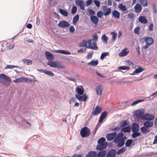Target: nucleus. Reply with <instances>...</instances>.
<instances>
[{"instance_id":"nucleus-8","label":"nucleus","mask_w":157,"mask_h":157,"mask_svg":"<svg viewBox=\"0 0 157 157\" xmlns=\"http://www.w3.org/2000/svg\"><path fill=\"white\" fill-rule=\"evenodd\" d=\"M117 135V133L116 132L108 134L106 136V138L108 140L111 141Z\"/></svg>"},{"instance_id":"nucleus-46","label":"nucleus","mask_w":157,"mask_h":157,"mask_svg":"<svg viewBox=\"0 0 157 157\" xmlns=\"http://www.w3.org/2000/svg\"><path fill=\"white\" fill-rule=\"evenodd\" d=\"M77 10V7L76 6H73L71 12L72 14H74L76 12Z\"/></svg>"},{"instance_id":"nucleus-44","label":"nucleus","mask_w":157,"mask_h":157,"mask_svg":"<svg viewBox=\"0 0 157 157\" xmlns=\"http://www.w3.org/2000/svg\"><path fill=\"white\" fill-rule=\"evenodd\" d=\"M109 55V53L108 52L102 53L101 55L100 59H103L105 56Z\"/></svg>"},{"instance_id":"nucleus-6","label":"nucleus","mask_w":157,"mask_h":157,"mask_svg":"<svg viewBox=\"0 0 157 157\" xmlns=\"http://www.w3.org/2000/svg\"><path fill=\"white\" fill-rule=\"evenodd\" d=\"M58 25L61 28H67L69 26L70 24L65 21H61L58 23Z\"/></svg>"},{"instance_id":"nucleus-10","label":"nucleus","mask_w":157,"mask_h":157,"mask_svg":"<svg viewBox=\"0 0 157 157\" xmlns=\"http://www.w3.org/2000/svg\"><path fill=\"white\" fill-rule=\"evenodd\" d=\"M45 55L46 57L48 60H52L54 59L53 55L49 52L46 51L45 52Z\"/></svg>"},{"instance_id":"nucleus-37","label":"nucleus","mask_w":157,"mask_h":157,"mask_svg":"<svg viewBox=\"0 0 157 157\" xmlns=\"http://www.w3.org/2000/svg\"><path fill=\"white\" fill-rule=\"evenodd\" d=\"M145 101L144 99H139L137 100H136L133 102L131 104V105L133 106L135 105H136L137 103L141 102L144 101Z\"/></svg>"},{"instance_id":"nucleus-50","label":"nucleus","mask_w":157,"mask_h":157,"mask_svg":"<svg viewBox=\"0 0 157 157\" xmlns=\"http://www.w3.org/2000/svg\"><path fill=\"white\" fill-rule=\"evenodd\" d=\"M60 53L65 55H70L71 54L70 52L63 50H61Z\"/></svg>"},{"instance_id":"nucleus-13","label":"nucleus","mask_w":157,"mask_h":157,"mask_svg":"<svg viewBox=\"0 0 157 157\" xmlns=\"http://www.w3.org/2000/svg\"><path fill=\"white\" fill-rule=\"evenodd\" d=\"M107 114V113L106 111H104L101 113L98 121L99 123L102 122L104 119L106 117Z\"/></svg>"},{"instance_id":"nucleus-43","label":"nucleus","mask_w":157,"mask_h":157,"mask_svg":"<svg viewBox=\"0 0 157 157\" xmlns=\"http://www.w3.org/2000/svg\"><path fill=\"white\" fill-rule=\"evenodd\" d=\"M111 12V10L110 8H108L107 10H105V11L104 12V15L105 16L108 15L110 14Z\"/></svg>"},{"instance_id":"nucleus-29","label":"nucleus","mask_w":157,"mask_h":157,"mask_svg":"<svg viewBox=\"0 0 157 157\" xmlns=\"http://www.w3.org/2000/svg\"><path fill=\"white\" fill-rule=\"evenodd\" d=\"M47 64L51 67H56L58 66L57 64L56 63L52 61H49L48 62Z\"/></svg>"},{"instance_id":"nucleus-63","label":"nucleus","mask_w":157,"mask_h":157,"mask_svg":"<svg viewBox=\"0 0 157 157\" xmlns=\"http://www.w3.org/2000/svg\"><path fill=\"white\" fill-rule=\"evenodd\" d=\"M75 30L74 27L73 26L71 25L70 28V31L71 33H73Z\"/></svg>"},{"instance_id":"nucleus-51","label":"nucleus","mask_w":157,"mask_h":157,"mask_svg":"<svg viewBox=\"0 0 157 157\" xmlns=\"http://www.w3.org/2000/svg\"><path fill=\"white\" fill-rule=\"evenodd\" d=\"M111 34H112V40H114L117 36V33L115 32H112Z\"/></svg>"},{"instance_id":"nucleus-36","label":"nucleus","mask_w":157,"mask_h":157,"mask_svg":"<svg viewBox=\"0 0 157 157\" xmlns=\"http://www.w3.org/2000/svg\"><path fill=\"white\" fill-rule=\"evenodd\" d=\"M101 40L104 43L106 44L108 40V37L105 34H103L101 37Z\"/></svg>"},{"instance_id":"nucleus-4","label":"nucleus","mask_w":157,"mask_h":157,"mask_svg":"<svg viewBox=\"0 0 157 157\" xmlns=\"http://www.w3.org/2000/svg\"><path fill=\"white\" fill-rule=\"evenodd\" d=\"M144 110H138L135 111L134 116L137 118L143 120L144 117Z\"/></svg>"},{"instance_id":"nucleus-33","label":"nucleus","mask_w":157,"mask_h":157,"mask_svg":"<svg viewBox=\"0 0 157 157\" xmlns=\"http://www.w3.org/2000/svg\"><path fill=\"white\" fill-rule=\"evenodd\" d=\"M87 44V41L85 40H83L82 42L78 44V46L80 47H86Z\"/></svg>"},{"instance_id":"nucleus-11","label":"nucleus","mask_w":157,"mask_h":157,"mask_svg":"<svg viewBox=\"0 0 157 157\" xmlns=\"http://www.w3.org/2000/svg\"><path fill=\"white\" fill-rule=\"evenodd\" d=\"M144 117L143 119V120L147 121L152 120L154 118V117L153 115L147 113L144 115Z\"/></svg>"},{"instance_id":"nucleus-3","label":"nucleus","mask_w":157,"mask_h":157,"mask_svg":"<svg viewBox=\"0 0 157 157\" xmlns=\"http://www.w3.org/2000/svg\"><path fill=\"white\" fill-rule=\"evenodd\" d=\"M90 133V129L86 127H83L80 131V134L82 137H87Z\"/></svg>"},{"instance_id":"nucleus-7","label":"nucleus","mask_w":157,"mask_h":157,"mask_svg":"<svg viewBox=\"0 0 157 157\" xmlns=\"http://www.w3.org/2000/svg\"><path fill=\"white\" fill-rule=\"evenodd\" d=\"M117 152L115 150L112 149L110 150L107 153L106 157H115Z\"/></svg>"},{"instance_id":"nucleus-9","label":"nucleus","mask_w":157,"mask_h":157,"mask_svg":"<svg viewBox=\"0 0 157 157\" xmlns=\"http://www.w3.org/2000/svg\"><path fill=\"white\" fill-rule=\"evenodd\" d=\"M107 143L106 142L98 145L96 147V149L97 150H101L105 149L107 147Z\"/></svg>"},{"instance_id":"nucleus-23","label":"nucleus","mask_w":157,"mask_h":157,"mask_svg":"<svg viewBox=\"0 0 157 157\" xmlns=\"http://www.w3.org/2000/svg\"><path fill=\"white\" fill-rule=\"evenodd\" d=\"M127 48H125L122 50L119 53V56H124L127 55L128 53V52L127 51Z\"/></svg>"},{"instance_id":"nucleus-15","label":"nucleus","mask_w":157,"mask_h":157,"mask_svg":"<svg viewBox=\"0 0 157 157\" xmlns=\"http://www.w3.org/2000/svg\"><path fill=\"white\" fill-rule=\"evenodd\" d=\"M138 21L140 23L144 24H147L148 22L147 20L144 16H140L138 18Z\"/></svg>"},{"instance_id":"nucleus-49","label":"nucleus","mask_w":157,"mask_h":157,"mask_svg":"<svg viewBox=\"0 0 157 157\" xmlns=\"http://www.w3.org/2000/svg\"><path fill=\"white\" fill-rule=\"evenodd\" d=\"M92 39L93 41H96L98 39V36L96 33H95L93 34L92 36Z\"/></svg>"},{"instance_id":"nucleus-16","label":"nucleus","mask_w":157,"mask_h":157,"mask_svg":"<svg viewBox=\"0 0 157 157\" xmlns=\"http://www.w3.org/2000/svg\"><path fill=\"white\" fill-rule=\"evenodd\" d=\"M96 94L97 95H101L102 92V89L100 85L97 86L95 88Z\"/></svg>"},{"instance_id":"nucleus-47","label":"nucleus","mask_w":157,"mask_h":157,"mask_svg":"<svg viewBox=\"0 0 157 157\" xmlns=\"http://www.w3.org/2000/svg\"><path fill=\"white\" fill-rule=\"evenodd\" d=\"M93 53L94 52H93L88 53L86 56V59H90L92 57Z\"/></svg>"},{"instance_id":"nucleus-30","label":"nucleus","mask_w":157,"mask_h":157,"mask_svg":"<svg viewBox=\"0 0 157 157\" xmlns=\"http://www.w3.org/2000/svg\"><path fill=\"white\" fill-rule=\"evenodd\" d=\"M59 12L64 17H67L68 15V12L67 11L61 9H59Z\"/></svg>"},{"instance_id":"nucleus-59","label":"nucleus","mask_w":157,"mask_h":157,"mask_svg":"<svg viewBox=\"0 0 157 157\" xmlns=\"http://www.w3.org/2000/svg\"><path fill=\"white\" fill-rule=\"evenodd\" d=\"M124 144L121 142V141H119V142L117 144V147H122L124 145Z\"/></svg>"},{"instance_id":"nucleus-41","label":"nucleus","mask_w":157,"mask_h":157,"mask_svg":"<svg viewBox=\"0 0 157 157\" xmlns=\"http://www.w3.org/2000/svg\"><path fill=\"white\" fill-rule=\"evenodd\" d=\"M45 74L47 75L50 76H53L54 75V74L52 71H47L46 70L45 73Z\"/></svg>"},{"instance_id":"nucleus-25","label":"nucleus","mask_w":157,"mask_h":157,"mask_svg":"<svg viewBox=\"0 0 157 157\" xmlns=\"http://www.w3.org/2000/svg\"><path fill=\"white\" fill-rule=\"evenodd\" d=\"M98 63L97 59L95 60H92L91 62L88 63V65L89 66H95L97 65Z\"/></svg>"},{"instance_id":"nucleus-55","label":"nucleus","mask_w":157,"mask_h":157,"mask_svg":"<svg viewBox=\"0 0 157 157\" xmlns=\"http://www.w3.org/2000/svg\"><path fill=\"white\" fill-rule=\"evenodd\" d=\"M120 126L121 127H124L127 125V122L126 121H124L122 123H121Z\"/></svg>"},{"instance_id":"nucleus-35","label":"nucleus","mask_w":157,"mask_h":157,"mask_svg":"<svg viewBox=\"0 0 157 157\" xmlns=\"http://www.w3.org/2000/svg\"><path fill=\"white\" fill-rule=\"evenodd\" d=\"M119 8L123 11H125L127 10V8L124 5L122 4H120L118 6Z\"/></svg>"},{"instance_id":"nucleus-17","label":"nucleus","mask_w":157,"mask_h":157,"mask_svg":"<svg viewBox=\"0 0 157 157\" xmlns=\"http://www.w3.org/2000/svg\"><path fill=\"white\" fill-rule=\"evenodd\" d=\"M135 10L136 13H139L141 12L142 8V6L139 3H137L135 6Z\"/></svg>"},{"instance_id":"nucleus-45","label":"nucleus","mask_w":157,"mask_h":157,"mask_svg":"<svg viewBox=\"0 0 157 157\" xmlns=\"http://www.w3.org/2000/svg\"><path fill=\"white\" fill-rule=\"evenodd\" d=\"M105 138L101 137L100 138L98 141V143L99 144L106 142H105Z\"/></svg>"},{"instance_id":"nucleus-1","label":"nucleus","mask_w":157,"mask_h":157,"mask_svg":"<svg viewBox=\"0 0 157 157\" xmlns=\"http://www.w3.org/2000/svg\"><path fill=\"white\" fill-rule=\"evenodd\" d=\"M11 82V78L4 74H0V82L6 86H9Z\"/></svg>"},{"instance_id":"nucleus-54","label":"nucleus","mask_w":157,"mask_h":157,"mask_svg":"<svg viewBox=\"0 0 157 157\" xmlns=\"http://www.w3.org/2000/svg\"><path fill=\"white\" fill-rule=\"evenodd\" d=\"M94 2L97 7H99L100 6V2L97 0H94Z\"/></svg>"},{"instance_id":"nucleus-26","label":"nucleus","mask_w":157,"mask_h":157,"mask_svg":"<svg viewBox=\"0 0 157 157\" xmlns=\"http://www.w3.org/2000/svg\"><path fill=\"white\" fill-rule=\"evenodd\" d=\"M144 70L143 68L142 67H139L138 68L136 69L135 71H134L131 75H134L136 73H138L142 72Z\"/></svg>"},{"instance_id":"nucleus-19","label":"nucleus","mask_w":157,"mask_h":157,"mask_svg":"<svg viewBox=\"0 0 157 157\" xmlns=\"http://www.w3.org/2000/svg\"><path fill=\"white\" fill-rule=\"evenodd\" d=\"M90 19L92 22L95 24H97L99 21L98 19L95 16H91L90 17Z\"/></svg>"},{"instance_id":"nucleus-53","label":"nucleus","mask_w":157,"mask_h":157,"mask_svg":"<svg viewBox=\"0 0 157 157\" xmlns=\"http://www.w3.org/2000/svg\"><path fill=\"white\" fill-rule=\"evenodd\" d=\"M84 5V3L83 1L82 3L80 4L78 6H80V8L81 10H85Z\"/></svg>"},{"instance_id":"nucleus-24","label":"nucleus","mask_w":157,"mask_h":157,"mask_svg":"<svg viewBox=\"0 0 157 157\" xmlns=\"http://www.w3.org/2000/svg\"><path fill=\"white\" fill-rule=\"evenodd\" d=\"M97 153L95 151H90L86 155V157H95Z\"/></svg>"},{"instance_id":"nucleus-12","label":"nucleus","mask_w":157,"mask_h":157,"mask_svg":"<svg viewBox=\"0 0 157 157\" xmlns=\"http://www.w3.org/2000/svg\"><path fill=\"white\" fill-rule=\"evenodd\" d=\"M27 78H25L23 77H19L18 78H16L13 81V82L15 83H20L22 82H26L27 81Z\"/></svg>"},{"instance_id":"nucleus-34","label":"nucleus","mask_w":157,"mask_h":157,"mask_svg":"<svg viewBox=\"0 0 157 157\" xmlns=\"http://www.w3.org/2000/svg\"><path fill=\"white\" fill-rule=\"evenodd\" d=\"M79 19V16L78 15H76L75 16L73 19V23L74 25L76 23Z\"/></svg>"},{"instance_id":"nucleus-60","label":"nucleus","mask_w":157,"mask_h":157,"mask_svg":"<svg viewBox=\"0 0 157 157\" xmlns=\"http://www.w3.org/2000/svg\"><path fill=\"white\" fill-rule=\"evenodd\" d=\"M83 1H81L80 0H75V2L77 6H78L79 4L82 3Z\"/></svg>"},{"instance_id":"nucleus-48","label":"nucleus","mask_w":157,"mask_h":157,"mask_svg":"<svg viewBox=\"0 0 157 157\" xmlns=\"http://www.w3.org/2000/svg\"><path fill=\"white\" fill-rule=\"evenodd\" d=\"M119 69L121 70H128L129 69V67L128 66H120L119 67Z\"/></svg>"},{"instance_id":"nucleus-32","label":"nucleus","mask_w":157,"mask_h":157,"mask_svg":"<svg viewBox=\"0 0 157 157\" xmlns=\"http://www.w3.org/2000/svg\"><path fill=\"white\" fill-rule=\"evenodd\" d=\"M139 2L143 6H148V2L147 0H139Z\"/></svg>"},{"instance_id":"nucleus-40","label":"nucleus","mask_w":157,"mask_h":157,"mask_svg":"<svg viewBox=\"0 0 157 157\" xmlns=\"http://www.w3.org/2000/svg\"><path fill=\"white\" fill-rule=\"evenodd\" d=\"M132 143V139H128L127 140L125 143V146L126 147H129Z\"/></svg>"},{"instance_id":"nucleus-20","label":"nucleus","mask_w":157,"mask_h":157,"mask_svg":"<svg viewBox=\"0 0 157 157\" xmlns=\"http://www.w3.org/2000/svg\"><path fill=\"white\" fill-rule=\"evenodd\" d=\"M144 41L146 44H148V45H151L153 42V39L151 37H146L145 38Z\"/></svg>"},{"instance_id":"nucleus-57","label":"nucleus","mask_w":157,"mask_h":157,"mask_svg":"<svg viewBox=\"0 0 157 157\" xmlns=\"http://www.w3.org/2000/svg\"><path fill=\"white\" fill-rule=\"evenodd\" d=\"M86 50V48H83L80 49L79 50H78L77 51V52L79 53H84L85 52Z\"/></svg>"},{"instance_id":"nucleus-14","label":"nucleus","mask_w":157,"mask_h":157,"mask_svg":"<svg viewBox=\"0 0 157 157\" xmlns=\"http://www.w3.org/2000/svg\"><path fill=\"white\" fill-rule=\"evenodd\" d=\"M91 45L86 46V48L94 50H97L98 48L97 45L96 41L93 42Z\"/></svg>"},{"instance_id":"nucleus-31","label":"nucleus","mask_w":157,"mask_h":157,"mask_svg":"<svg viewBox=\"0 0 157 157\" xmlns=\"http://www.w3.org/2000/svg\"><path fill=\"white\" fill-rule=\"evenodd\" d=\"M131 130V128L129 126L122 128L121 129V131L125 132H129Z\"/></svg>"},{"instance_id":"nucleus-42","label":"nucleus","mask_w":157,"mask_h":157,"mask_svg":"<svg viewBox=\"0 0 157 157\" xmlns=\"http://www.w3.org/2000/svg\"><path fill=\"white\" fill-rule=\"evenodd\" d=\"M126 149L124 147H123L119 149L117 151V153L118 155H120L121 154L124 153Z\"/></svg>"},{"instance_id":"nucleus-56","label":"nucleus","mask_w":157,"mask_h":157,"mask_svg":"<svg viewBox=\"0 0 157 157\" xmlns=\"http://www.w3.org/2000/svg\"><path fill=\"white\" fill-rule=\"evenodd\" d=\"M97 15L98 17L101 18L103 16V13L101 11H99L97 13Z\"/></svg>"},{"instance_id":"nucleus-52","label":"nucleus","mask_w":157,"mask_h":157,"mask_svg":"<svg viewBox=\"0 0 157 157\" xmlns=\"http://www.w3.org/2000/svg\"><path fill=\"white\" fill-rule=\"evenodd\" d=\"M89 15H95V13L93 10L91 9H89L88 10Z\"/></svg>"},{"instance_id":"nucleus-38","label":"nucleus","mask_w":157,"mask_h":157,"mask_svg":"<svg viewBox=\"0 0 157 157\" xmlns=\"http://www.w3.org/2000/svg\"><path fill=\"white\" fill-rule=\"evenodd\" d=\"M133 132L132 134V138H136L140 135V133L138 131Z\"/></svg>"},{"instance_id":"nucleus-28","label":"nucleus","mask_w":157,"mask_h":157,"mask_svg":"<svg viewBox=\"0 0 157 157\" xmlns=\"http://www.w3.org/2000/svg\"><path fill=\"white\" fill-rule=\"evenodd\" d=\"M144 125L145 127L149 128L152 126L153 125V123L151 121H146L144 124Z\"/></svg>"},{"instance_id":"nucleus-5","label":"nucleus","mask_w":157,"mask_h":157,"mask_svg":"<svg viewBox=\"0 0 157 157\" xmlns=\"http://www.w3.org/2000/svg\"><path fill=\"white\" fill-rule=\"evenodd\" d=\"M102 110L101 108L97 105L96 106L95 109L93 110L92 114L94 116H97L101 113Z\"/></svg>"},{"instance_id":"nucleus-21","label":"nucleus","mask_w":157,"mask_h":157,"mask_svg":"<svg viewBox=\"0 0 157 157\" xmlns=\"http://www.w3.org/2000/svg\"><path fill=\"white\" fill-rule=\"evenodd\" d=\"M120 13L117 10H114L112 12V15L115 18L117 19H119L120 17Z\"/></svg>"},{"instance_id":"nucleus-62","label":"nucleus","mask_w":157,"mask_h":157,"mask_svg":"<svg viewBox=\"0 0 157 157\" xmlns=\"http://www.w3.org/2000/svg\"><path fill=\"white\" fill-rule=\"evenodd\" d=\"M157 96V91L156 92L152 94L150 96H149L148 97H146L145 98H150L151 97H152V96H154L153 97V98H154V97H155V96Z\"/></svg>"},{"instance_id":"nucleus-64","label":"nucleus","mask_w":157,"mask_h":157,"mask_svg":"<svg viewBox=\"0 0 157 157\" xmlns=\"http://www.w3.org/2000/svg\"><path fill=\"white\" fill-rule=\"evenodd\" d=\"M36 25L38 26L40 24V19L38 17H37L36 18Z\"/></svg>"},{"instance_id":"nucleus-27","label":"nucleus","mask_w":157,"mask_h":157,"mask_svg":"<svg viewBox=\"0 0 157 157\" xmlns=\"http://www.w3.org/2000/svg\"><path fill=\"white\" fill-rule=\"evenodd\" d=\"M106 153V151L105 150L100 151L98 153L97 157H104Z\"/></svg>"},{"instance_id":"nucleus-58","label":"nucleus","mask_w":157,"mask_h":157,"mask_svg":"<svg viewBox=\"0 0 157 157\" xmlns=\"http://www.w3.org/2000/svg\"><path fill=\"white\" fill-rule=\"evenodd\" d=\"M140 27H137L136 28L134 29V33L137 34H139V33Z\"/></svg>"},{"instance_id":"nucleus-61","label":"nucleus","mask_w":157,"mask_h":157,"mask_svg":"<svg viewBox=\"0 0 157 157\" xmlns=\"http://www.w3.org/2000/svg\"><path fill=\"white\" fill-rule=\"evenodd\" d=\"M128 18L131 19H132L134 17V14L133 13H130L127 14Z\"/></svg>"},{"instance_id":"nucleus-22","label":"nucleus","mask_w":157,"mask_h":157,"mask_svg":"<svg viewBox=\"0 0 157 157\" xmlns=\"http://www.w3.org/2000/svg\"><path fill=\"white\" fill-rule=\"evenodd\" d=\"M141 132L143 134H146L150 132V129L144 126L140 128Z\"/></svg>"},{"instance_id":"nucleus-39","label":"nucleus","mask_w":157,"mask_h":157,"mask_svg":"<svg viewBox=\"0 0 157 157\" xmlns=\"http://www.w3.org/2000/svg\"><path fill=\"white\" fill-rule=\"evenodd\" d=\"M14 67H17L19 68V67L17 66H13L7 65L4 67V69H12Z\"/></svg>"},{"instance_id":"nucleus-2","label":"nucleus","mask_w":157,"mask_h":157,"mask_svg":"<svg viewBox=\"0 0 157 157\" xmlns=\"http://www.w3.org/2000/svg\"><path fill=\"white\" fill-rule=\"evenodd\" d=\"M76 91L78 93V94H75L76 98L80 101H82L83 95H83L84 93L83 86L81 85L77 87L76 89Z\"/></svg>"},{"instance_id":"nucleus-18","label":"nucleus","mask_w":157,"mask_h":157,"mask_svg":"<svg viewBox=\"0 0 157 157\" xmlns=\"http://www.w3.org/2000/svg\"><path fill=\"white\" fill-rule=\"evenodd\" d=\"M139 129V126L136 123H134L132 124V132L138 131Z\"/></svg>"}]
</instances>
